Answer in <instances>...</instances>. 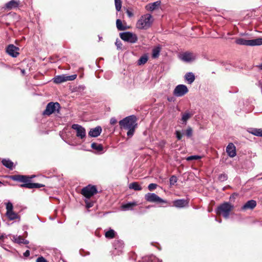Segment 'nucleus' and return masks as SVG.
Masks as SVG:
<instances>
[{
	"label": "nucleus",
	"instance_id": "nucleus-5",
	"mask_svg": "<svg viewBox=\"0 0 262 262\" xmlns=\"http://www.w3.org/2000/svg\"><path fill=\"white\" fill-rule=\"evenodd\" d=\"M120 37L122 40L132 43L136 42L138 40L137 35L130 32L120 33Z\"/></svg>",
	"mask_w": 262,
	"mask_h": 262
},
{
	"label": "nucleus",
	"instance_id": "nucleus-52",
	"mask_svg": "<svg viewBox=\"0 0 262 262\" xmlns=\"http://www.w3.org/2000/svg\"><path fill=\"white\" fill-rule=\"evenodd\" d=\"M167 100L168 101L172 102V101H174V99L172 97H170L167 98Z\"/></svg>",
	"mask_w": 262,
	"mask_h": 262
},
{
	"label": "nucleus",
	"instance_id": "nucleus-8",
	"mask_svg": "<svg viewBox=\"0 0 262 262\" xmlns=\"http://www.w3.org/2000/svg\"><path fill=\"white\" fill-rule=\"evenodd\" d=\"M60 108V105L58 102L49 103L43 112V115H50L56 111L58 112Z\"/></svg>",
	"mask_w": 262,
	"mask_h": 262
},
{
	"label": "nucleus",
	"instance_id": "nucleus-32",
	"mask_svg": "<svg viewBox=\"0 0 262 262\" xmlns=\"http://www.w3.org/2000/svg\"><path fill=\"white\" fill-rule=\"evenodd\" d=\"M116 27L118 30L123 31L126 29V27L122 25V21L117 19L116 20Z\"/></svg>",
	"mask_w": 262,
	"mask_h": 262
},
{
	"label": "nucleus",
	"instance_id": "nucleus-44",
	"mask_svg": "<svg viewBox=\"0 0 262 262\" xmlns=\"http://www.w3.org/2000/svg\"><path fill=\"white\" fill-rule=\"evenodd\" d=\"M169 180L170 185H173L177 182V178L176 176H173L170 178Z\"/></svg>",
	"mask_w": 262,
	"mask_h": 262
},
{
	"label": "nucleus",
	"instance_id": "nucleus-29",
	"mask_svg": "<svg viewBox=\"0 0 262 262\" xmlns=\"http://www.w3.org/2000/svg\"><path fill=\"white\" fill-rule=\"evenodd\" d=\"M2 162L3 164L7 168H8L10 169H13V163L11 161L9 160L4 159L2 160Z\"/></svg>",
	"mask_w": 262,
	"mask_h": 262
},
{
	"label": "nucleus",
	"instance_id": "nucleus-54",
	"mask_svg": "<svg viewBox=\"0 0 262 262\" xmlns=\"http://www.w3.org/2000/svg\"><path fill=\"white\" fill-rule=\"evenodd\" d=\"M257 67L259 69L262 70V64L258 65Z\"/></svg>",
	"mask_w": 262,
	"mask_h": 262
},
{
	"label": "nucleus",
	"instance_id": "nucleus-33",
	"mask_svg": "<svg viewBox=\"0 0 262 262\" xmlns=\"http://www.w3.org/2000/svg\"><path fill=\"white\" fill-rule=\"evenodd\" d=\"M12 241L17 244H22L24 238L21 236L13 235Z\"/></svg>",
	"mask_w": 262,
	"mask_h": 262
},
{
	"label": "nucleus",
	"instance_id": "nucleus-27",
	"mask_svg": "<svg viewBox=\"0 0 262 262\" xmlns=\"http://www.w3.org/2000/svg\"><path fill=\"white\" fill-rule=\"evenodd\" d=\"M161 48L160 46H158L155 47L152 49V57L154 58H158L160 55V52L161 51Z\"/></svg>",
	"mask_w": 262,
	"mask_h": 262
},
{
	"label": "nucleus",
	"instance_id": "nucleus-18",
	"mask_svg": "<svg viewBox=\"0 0 262 262\" xmlns=\"http://www.w3.org/2000/svg\"><path fill=\"white\" fill-rule=\"evenodd\" d=\"M101 132V127L99 126H98L94 128L91 129L89 132V135L92 137H97L100 135Z\"/></svg>",
	"mask_w": 262,
	"mask_h": 262
},
{
	"label": "nucleus",
	"instance_id": "nucleus-53",
	"mask_svg": "<svg viewBox=\"0 0 262 262\" xmlns=\"http://www.w3.org/2000/svg\"><path fill=\"white\" fill-rule=\"evenodd\" d=\"M29 241H27V240H26L24 238V241L23 242V243L22 244H25V245H27V244H29Z\"/></svg>",
	"mask_w": 262,
	"mask_h": 262
},
{
	"label": "nucleus",
	"instance_id": "nucleus-36",
	"mask_svg": "<svg viewBox=\"0 0 262 262\" xmlns=\"http://www.w3.org/2000/svg\"><path fill=\"white\" fill-rule=\"evenodd\" d=\"M115 1V8L117 12H119L121 10L122 7V2L121 0H114Z\"/></svg>",
	"mask_w": 262,
	"mask_h": 262
},
{
	"label": "nucleus",
	"instance_id": "nucleus-26",
	"mask_svg": "<svg viewBox=\"0 0 262 262\" xmlns=\"http://www.w3.org/2000/svg\"><path fill=\"white\" fill-rule=\"evenodd\" d=\"M91 147L98 153L103 152V148L102 145L100 144L93 143L91 144Z\"/></svg>",
	"mask_w": 262,
	"mask_h": 262
},
{
	"label": "nucleus",
	"instance_id": "nucleus-51",
	"mask_svg": "<svg viewBox=\"0 0 262 262\" xmlns=\"http://www.w3.org/2000/svg\"><path fill=\"white\" fill-rule=\"evenodd\" d=\"M24 255L25 256V257H28L30 255V251L29 250H26L25 251V252H24Z\"/></svg>",
	"mask_w": 262,
	"mask_h": 262
},
{
	"label": "nucleus",
	"instance_id": "nucleus-30",
	"mask_svg": "<svg viewBox=\"0 0 262 262\" xmlns=\"http://www.w3.org/2000/svg\"><path fill=\"white\" fill-rule=\"evenodd\" d=\"M129 188L135 190H141L142 187L137 182H133L129 185Z\"/></svg>",
	"mask_w": 262,
	"mask_h": 262
},
{
	"label": "nucleus",
	"instance_id": "nucleus-35",
	"mask_svg": "<svg viewBox=\"0 0 262 262\" xmlns=\"http://www.w3.org/2000/svg\"><path fill=\"white\" fill-rule=\"evenodd\" d=\"M148 60V57L146 55L141 56L138 61V65H142L145 64Z\"/></svg>",
	"mask_w": 262,
	"mask_h": 262
},
{
	"label": "nucleus",
	"instance_id": "nucleus-34",
	"mask_svg": "<svg viewBox=\"0 0 262 262\" xmlns=\"http://www.w3.org/2000/svg\"><path fill=\"white\" fill-rule=\"evenodd\" d=\"M116 232L113 229H110L105 233V236L107 238H113L115 237Z\"/></svg>",
	"mask_w": 262,
	"mask_h": 262
},
{
	"label": "nucleus",
	"instance_id": "nucleus-1",
	"mask_svg": "<svg viewBox=\"0 0 262 262\" xmlns=\"http://www.w3.org/2000/svg\"><path fill=\"white\" fill-rule=\"evenodd\" d=\"M137 119L135 116L132 115L125 117L119 122L121 128L127 129V135L129 137H132L134 134L135 128L137 126Z\"/></svg>",
	"mask_w": 262,
	"mask_h": 262
},
{
	"label": "nucleus",
	"instance_id": "nucleus-37",
	"mask_svg": "<svg viewBox=\"0 0 262 262\" xmlns=\"http://www.w3.org/2000/svg\"><path fill=\"white\" fill-rule=\"evenodd\" d=\"M10 235H2L0 236V246L3 248L5 250L8 251V250L4 247V245L3 244V242H4V239L8 238V236Z\"/></svg>",
	"mask_w": 262,
	"mask_h": 262
},
{
	"label": "nucleus",
	"instance_id": "nucleus-38",
	"mask_svg": "<svg viewBox=\"0 0 262 262\" xmlns=\"http://www.w3.org/2000/svg\"><path fill=\"white\" fill-rule=\"evenodd\" d=\"M201 158V156L194 155V156H190L186 158V160H187V161H191V160H199V159H200Z\"/></svg>",
	"mask_w": 262,
	"mask_h": 262
},
{
	"label": "nucleus",
	"instance_id": "nucleus-23",
	"mask_svg": "<svg viewBox=\"0 0 262 262\" xmlns=\"http://www.w3.org/2000/svg\"><path fill=\"white\" fill-rule=\"evenodd\" d=\"M184 78L188 84H191L195 80V76L193 73L188 72L185 75Z\"/></svg>",
	"mask_w": 262,
	"mask_h": 262
},
{
	"label": "nucleus",
	"instance_id": "nucleus-13",
	"mask_svg": "<svg viewBox=\"0 0 262 262\" xmlns=\"http://www.w3.org/2000/svg\"><path fill=\"white\" fill-rule=\"evenodd\" d=\"M19 48L14 45H9L6 48V52L13 57H16L19 55Z\"/></svg>",
	"mask_w": 262,
	"mask_h": 262
},
{
	"label": "nucleus",
	"instance_id": "nucleus-4",
	"mask_svg": "<svg viewBox=\"0 0 262 262\" xmlns=\"http://www.w3.org/2000/svg\"><path fill=\"white\" fill-rule=\"evenodd\" d=\"M235 43L239 45L247 46H255L262 45V38L254 39H245L243 38H238L235 40Z\"/></svg>",
	"mask_w": 262,
	"mask_h": 262
},
{
	"label": "nucleus",
	"instance_id": "nucleus-12",
	"mask_svg": "<svg viewBox=\"0 0 262 262\" xmlns=\"http://www.w3.org/2000/svg\"><path fill=\"white\" fill-rule=\"evenodd\" d=\"M180 58L183 61L190 62L196 59V56L192 53L186 52L181 54Z\"/></svg>",
	"mask_w": 262,
	"mask_h": 262
},
{
	"label": "nucleus",
	"instance_id": "nucleus-7",
	"mask_svg": "<svg viewBox=\"0 0 262 262\" xmlns=\"http://www.w3.org/2000/svg\"><path fill=\"white\" fill-rule=\"evenodd\" d=\"M77 77V75L74 74L68 76L65 74L57 75L53 78V81L55 83H61L67 81H72L75 80Z\"/></svg>",
	"mask_w": 262,
	"mask_h": 262
},
{
	"label": "nucleus",
	"instance_id": "nucleus-46",
	"mask_svg": "<svg viewBox=\"0 0 262 262\" xmlns=\"http://www.w3.org/2000/svg\"><path fill=\"white\" fill-rule=\"evenodd\" d=\"M176 137H177V138L178 139V140H181V139L182 138V135H181V134L180 133V132L179 131L177 130L176 132Z\"/></svg>",
	"mask_w": 262,
	"mask_h": 262
},
{
	"label": "nucleus",
	"instance_id": "nucleus-31",
	"mask_svg": "<svg viewBox=\"0 0 262 262\" xmlns=\"http://www.w3.org/2000/svg\"><path fill=\"white\" fill-rule=\"evenodd\" d=\"M6 215L10 220H13L18 217L17 214L13 211V210L7 211Z\"/></svg>",
	"mask_w": 262,
	"mask_h": 262
},
{
	"label": "nucleus",
	"instance_id": "nucleus-19",
	"mask_svg": "<svg viewBox=\"0 0 262 262\" xmlns=\"http://www.w3.org/2000/svg\"><path fill=\"white\" fill-rule=\"evenodd\" d=\"M188 202L184 199H179L173 202V205L177 208H183L187 206Z\"/></svg>",
	"mask_w": 262,
	"mask_h": 262
},
{
	"label": "nucleus",
	"instance_id": "nucleus-47",
	"mask_svg": "<svg viewBox=\"0 0 262 262\" xmlns=\"http://www.w3.org/2000/svg\"><path fill=\"white\" fill-rule=\"evenodd\" d=\"M36 262H48L47 260L43 257L41 256L37 258Z\"/></svg>",
	"mask_w": 262,
	"mask_h": 262
},
{
	"label": "nucleus",
	"instance_id": "nucleus-22",
	"mask_svg": "<svg viewBox=\"0 0 262 262\" xmlns=\"http://www.w3.org/2000/svg\"><path fill=\"white\" fill-rule=\"evenodd\" d=\"M44 186L42 184H40L39 183H26L25 184H23L20 185V187H26L28 188H40Z\"/></svg>",
	"mask_w": 262,
	"mask_h": 262
},
{
	"label": "nucleus",
	"instance_id": "nucleus-43",
	"mask_svg": "<svg viewBox=\"0 0 262 262\" xmlns=\"http://www.w3.org/2000/svg\"><path fill=\"white\" fill-rule=\"evenodd\" d=\"M157 187V185L156 184H155V183H151L150 184H149V185L148 186V189L150 190V191H152L154 190H155Z\"/></svg>",
	"mask_w": 262,
	"mask_h": 262
},
{
	"label": "nucleus",
	"instance_id": "nucleus-25",
	"mask_svg": "<svg viewBox=\"0 0 262 262\" xmlns=\"http://www.w3.org/2000/svg\"><path fill=\"white\" fill-rule=\"evenodd\" d=\"M192 116V114L188 111H186L185 113L182 114L181 120L183 122V123L186 124L188 120H189Z\"/></svg>",
	"mask_w": 262,
	"mask_h": 262
},
{
	"label": "nucleus",
	"instance_id": "nucleus-45",
	"mask_svg": "<svg viewBox=\"0 0 262 262\" xmlns=\"http://www.w3.org/2000/svg\"><path fill=\"white\" fill-rule=\"evenodd\" d=\"M126 12L129 17H132L134 15L133 11L131 9H127L126 11Z\"/></svg>",
	"mask_w": 262,
	"mask_h": 262
},
{
	"label": "nucleus",
	"instance_id": "nucleus-11",
	"mask_svg": "<svg viewBox=\"0 0 262 262\" xmlns=\"http://www.w3.org/2000/svg\"><path fill=\"white\" fill-rule=\"evenodd\" d=\"M72 128L76 131V136L77 137L81 139L85 137L86 131L82 126L77 124H74L72 125Z\"/></svg>",
	"mask_w": 262,
	"mask_h": 262
},
{
	"label": "nucleus",
	"instance_id": "nucleus-56",
	"mask_svg": "<svg viewBox=\"0 0 262 262\" xmlns=\"http://www.w3.org/2000/svg\"><path fill=\"white\" fill-rule=\"evenodd\" d=\"M21 72H22V73H25V70H22Z\"/></svg>",
	"mask_w": 262,
	"mask_h": 262
},
{
	"label": "nucleus",
	"instance_id": "nucleus-40",
	"mask_svg": "<svg viewBox=\"0 0 262 262\" xmlns=\"http://www.w3.org/2000/svg\"><path fill=\"white\" fill-rule=\"evenodd\" d=\"M228 178L227 175L225 173H222L219 176L218 179L221 182H224L227 180Z\"/></svg>",
	"mask_w": 262,
	"mask_h": 262
},
{
	"label": "nucleus",
	"instance_id": "nucleus-10",
	"mask_svg": "<svg viewBox=\"0 0 262 262\" xmlns=\"http://www.w3.org/2000/svg\"><path fill=\"white\" fill-rule=\"evenodd\" d=\"M188 92V89L185 85L179 84L174 88L173 94L177 97H180L185 95Z\"/></svg>",
	"mask_w": 262,
	"mask_h": 262
},
{
	"label": "nucleus",
	"instance_id": "nucleus-9",
	"mask_svg": "<svg viewBox=\"0 0 262 262\" xmlns=\"http://www.w3.org/2000/svg\"><path fill=\"white\" fill-rule=\"evenodd\" d=\"M145 199L149 202L167 203V202L166 200L161 199L154 193H147L145 195Z\"/></svg>",
	"mask_w": 262,
	"mask_h": 262
},
{
	"label": "nucleus",
	"instance_id": "nucleus-15",
	"mask_svg": "<svg viewBox=\"0 0 262 262\" xmlns=\"http://www.w3.org/2000/svg\"><path fill=\"white\" fill-rule=\"evenodd\" d=\"M138 205L136 201L128 202L126 204H122L120 206V209L122 211L133 210L134 207Z\"/></svg>",
	"mask_w": 262,
	"mask_h": 262
},
{
	"label": "nucleus",
	"instance_id": "nucleus-3",
	"mask_svg": "<svg viewBox=\"0 0 262 262\" xmlns=\"http://www.w3.org/2000/svg\"><path fill=\"white\" fill-rule=\"evenodd\" d=\"M234 208L233 205L229 202H225L218 206L216 210V213L222 215L225 219H228L230 212Z\"/></svg>",
	"mask_w": 262,
	"mask_h": 262
},
{
	"label": "nucleus",
	"instance_id": "nucleus-24",
	"mask_svg": "<svg viewBox=\"0 0 262 262\" xmlns=\"http://www.w3.org/2000/svg\"><path fill=\"white\" fill-rule=\"evenodd\" d=\"M14 180H16L19 182H21L25 183L24 184L26 183H30L29 182V178L26 176H21V175H18L16 176L13 178Z\"/></svg>",
	"mask_w": 262,
	"mask_h": 262
},
{
	"label": "nucleus",
	"instance_id": "nucleus-6",
	"mask_svg": "<svg viewBox=\"0 0 262 262\" xmlns=\"http://www.w3.org/2000/svg\"><path fill=\"white\" fill-rule=\"evenodd\" d=\"M97 190L95 186L89 185L81 190V194L85 198L89 199L96 194Z\"/></svg>",
	"mask_w": 262,
	"mask_h": 262
},
{
	"label": "nucleus",
	"instance_id": "nucleus-17",
	"mask_svg": "<svg viewBox=\"0 0 262 262\" xmlns=\"http://www.w3.org/2000/svg\"><path fill=\"white\" fill-rule=\"evenodd\" d=\"M19 4L18 0H11L5 4V8L11 10L14 8H17Z\"/></svg>",
	"mask_w": 262,
	"mask_h": 262
},
{
	"label": "nucleus",
	"instance_id": "nucleus-20",
	"mask_svg": "<svg viewBox=\"0 0 262 262\" xmlns=\"http://www.w3.org/2000/svg\"><path fill=\"white\" fill-rule=\"evenodd\" d=\"M256 205L255 201L251 200L247 202L242 207L243 210L253 209Z\"/></svg>",
	"mask_w": 262,
	"mask_h": 262
},
{
	"label": "nucleus",
	"instance_id": "nucleus-28",
	"mask_svg": "<svg viewBox=\"0 0 262 262\" xmlns=\"http://www.w3.org/2000/svg\"><path fill=\"white\" fill-rule=\"evenodd\" d=\"M249 132L254 136L262 137V128H251Z\"/></svg>",
	"mask_w": 262,
	"mask_h": 262
},
{
	"label": "nucleus",
	"instance_id": "nucleus-41",
	"mask_svg": "<svg viewBox=\"0 0 262 262\" xmlns=\"http://www.w3.org/2000/svg\"><path fill=\"white\" fill-rule=\"evenodd\" d=\"M192 134V129L191 127H189L186 130V135L187 137H190Z\"/></svg>",
	"mask_w": 262,
	"mask_h": 262
},
{
	"label": "nucleus",
	"instance_id": "nucleus-42",
	"mask_svg": "<svg viewBox=\"0 0 262 262\" xmlns=\"http://www.w3.org/2000/svg\"><path fill=\"white\" fill-rule=\"evenodd\" d=\"M13 204L11 202H8L6 204V209L7 211H10L13 210Z\"/></svg>",
	"mask_w": 262,
	"mask_h": 262
},
{
	"label": "nucleus",
	"instance_id": "nucleus-14",
	"mask_svg": "<svg viewBox=\"0 0 262 262\" xmlns=\"http://www.w3.org/2000/svg\"><path fill=\"white\" fill-rule=\"evenodd\" d=\"M113 246L115 248V250L113 251L114 254H119V253L122 252V250L123 247V243L120 240H115L113 243Z\"/></svg>",
	"mask_w": 262,
	"mask_h": 262
},
{
	"label": "nucleus",
	"instance_id": "nucleus-55",
	"mask_svg": "<svg viewBox=\"0 0 262 262\" xmlns=\"http://www.w3.org/2000/svg\"><path fill=\"white\" fill-rule=\"evenodd\" d=\"M215 220H216V221L219 222V223H221V220L218 221V220H217V219H215Z\"/></svg>",
	"mask_w": 262,
	"mask_h": 262
},
{
	"label": "nucleus",
	"instance_id": "nucleus-48",
	"mask_svg": "<svg viewBox=\"0 0 262 262\" xmlns=\"http://www.w3.org/2000/svg\"><path fill=\"white\" fill-rule=\"evenodd\" d=\"M85 203H86V207L88 208H90L93 206V203L89 202V201H86Z\"/></svg>",
	"mask_w": 262,
	"mask_h": 262
},
{
	"label": "nucleus",
	"instance_id": "nucleus-21",
	"mask_svg": "<svg viewBox=\"0 0 262 262\" xmlns=\"http://www.w3.org/2000/svg\"><path fill=\"white\" fill-rule=\"evenodd\" d=\"M161 2L160 1H156L152 3H150L148 4L146 6V9L150 11H153L154 10L158 8V7L160 6Z\"/></svg>",
	"mask_w": 262,
	"mask_h": 262
},
{
	"label": "nucleus",
	"instance_id": "nucleus-2",
	"mask_svg": "<svg viewBox=\"0 0 262 262\" xmlns=\"http://www.w3.org/2000/svg\"><path fill=\"white\" fill-rule=\"evenodd\" d=\"M152 23V17L150 14L142 15L137 23V27L140 29L149 28Z\"/></svg>",
	"mask_w": 262,
	"mask_h": 262
},
{
	"label": "nucleus",
	"instance_id": "nucleus-49",
	"mask_svg": "<svg viewBox=\"0 0 262 262\" xmlns=\"http://www.w3.org/2000/svg\"><path fill=\"white\" fill-rule=\"evenodd\" d=\"M115 45L117 46V48H118V49H120L121 47L122 46V43H121V41L118 39L116 40Z\"/></svg>",
	"mask_w": 262,
	"mask_h": 262
},
{
	"label": "nucleus",
	"instance_id": "nucleus-50",
	"mask_svg": "<svg viewBox=\"0 0 262 262\" xmlns=\"http://www.w3.org/2000/svg\"><path fill=\"white\" fill-rule=\"evenodd\" d=\"M117 121L116 119L114 117H113L110 119V123L112 125H114V124H116L117 123Z\"/></svg>",
	"mask_w": 262,
	"mask_h": 262
},
{
	"label": "nucleus",
	"instance_id": "nucleus-16",
	"mask_svg": "<svg viewBox=\"0 0 262 262\" xmlns=\"http://www.w3.org/2000/svg\"><path fill=\"white\" fill-rule=\"evenodd\" d=\"M226 152L230 157H234L236 156L235 146L232 143H230L226 147Z\"/></svg>",
	"mask_w": 262,
	"mask_h": 262
},
{
	"label": "nucleus",
	"instance_id": "nucleus-39",
	"mask_svg": "<svg viewBox=\"0 0 262 262\" xmlns=\"http://www.w3.org/2000/svg\"><path fill=\"white\" fill-rule=\"evenodd\" d=\"M148 258L149 260L148 262H162L161 260H160L154 255H150Z\"/></svg>",
	"mask_w": 262,
	"mask_h": 262
}]
</instances>
